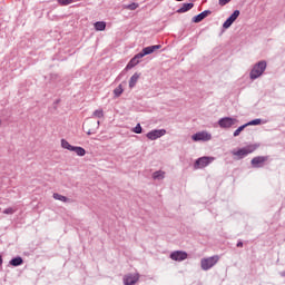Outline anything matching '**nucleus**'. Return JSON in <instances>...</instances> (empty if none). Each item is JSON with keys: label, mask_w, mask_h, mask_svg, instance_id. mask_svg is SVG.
I'll use <instances>...</instances> for the list:
<instances>
[{"label": "nucleus", "mask_w": 285, "mask_h": 285, "mask_svg": "<svg viewBox=\"0 0 285 285\" xmlns=\"http://www.w3.org/2000/svg\"><path fill=\"white\" fill-rule=\"evenodd\" d=\"M266 70V61H259L254 66L252 69L249 77L250 79H258V77H262L264 75V71Z\"/></svg>", "instance_id": "obj_1"}, {"label": "nucleus", "mask_w": 285, "mask_h": 285, "mask_svg": "<svg viewBox=\"0 0 285 285\" xmlns=\"http://www.w3.org/2000/svg\"><path fill=\"white\" fill-rule=\"evenodd\" d=\"M256 150H257V145H248L246 147L238 149L237 151H233V155L235 157H238V159H244L246 155H250V153H255Z\"/></svg>", "instance_id": "obj_2"}, {"label": "nucleus", "mask_w": 285, "mask_h": 285, "mask_svg": "<svg viewBox=\"0 0 285 285\" xmlns=\"http://www.w3.org/2000/svg\"><path fill=\"white\" fill-rule=\"evenodd\" d=\"M217 262H219V256H212L208 258H203L200 261V266L203 271H210V268H213L215 266V264H217Z\"/></svg>", "instance_id": "obj_3"}, {"label": "nucleus", "mask_w": 285, "mask_h": 285, "mask_svg": "<svg viewBox=\"0 0 285 285\" xmlns=\"http://www.w3.org/2000/svg\"><path fill=\"white\" fill-rule=\"evenodd\" d=\"M213 161H215V157H208V156L200 157L195 161L194 168L195 170H199V168H206V166H208L209 164H213Z\"/></svg>", "instance_id": "obj_4"}, {"label": "nucleus", "mask_w": 285, "mask_h": 285, "mask_svg": "<svg viewBox=\"0 0 285 285\" xmlns=\"http://www.w3.org/2000/svg\"><path fill=\"white\" fill-rule=\"evenodd\" d=\"M99 126H101V122L99 120L97 122L92 120H87L83 125V128L87 135H95L96 130H99Z\"/></svg>", "instance_id": "obj_5"}, {"label": "nucleus", "mask_w": 285, "mask_h": 285, "mask_svg": "<svg viewBox=\"0 0 285 285\" xmlns=\"http://www.w3.org/2000/svg\"><path fill=\"white\" fill-rule=\"evenodd\" d=\"M193 141H210L213 135L208 131H198L191 136Z\"/></svg>", "instance_id": "obj_6"}, {"label": "nucleus", "mask_w": 285, "mask_h": 285, "mask_svg": "<svg viewBox=\"0 0 285 285\" xmlns=\"http://www.w3.org/2000/svg\"><path fill=\"white\" fill-rule=\"evenodd\" d=\"M164 135H166V129H154V130L149 131L146 135V137L150 141H155L156 139L164 137Z\"/></svg>", "instance_id": "obj_7"}, {"label": "nucleus", "mask_w": 285, "mask_h": 285, "mask_svg": "<svg viewBox=\"0 0 285 285\" xmlns=\"http://www.w3.org/2000/svg\"><path fill=\"white\" fill-rule=\"evenodd\" d=\"M139 273L127 274L124 276L122 282L125 285H135L137 282H139Z\"/></svg>", "instance_id": "obj_8"}, {"label": "nucleus", "mask_w": 285, "mask_h": 285, "mask_svg": "<svg viewBox=\"0 0 285 285\" xmlns=\"http://www.w3.org/2000/svg\"><path fill=\"white\" fill-rule=\"evenodd\" d=\"M239 14H240L239 10H235L233 14L229 18H227L226 21L223 23V28L225 30H228V28H230V26H233V23L237 21Z\"/></svg>", "instance_id": "obj_9"}, {"label": "nucleus", "mask_w": 285, "mask_h": 285, "mask_svg": "<svg viewBox=\"0 0 285 285\" xmlns=\"http://www.w3.org/2000/svg\"><path fill=\"white\" fill-rule=\"evenodd\" d=\"M235 124H237V119L230 117L222 118L218 121V126H220V128H232V126H235Z\"/></svg>", "instance_id": "obj_10"}, {"label": "nucleus", "mask_w": 285, "mask_h": 285, "mask_svg": "<svg viewBox=\"0 0 285 285\" xmlns=\"http://www.w3.org/2000/svg\"><path fill=\"white\" fill-rule=\"evenodd\" d=\"M170 259L174 262H184L185 259H188V253L184 250H176L170 254Z\"/></svg>", "instance_id": "obj_11"}, {"label": "nucleus", "mask_w": 285, "mask_h": 285, "mask_svg": "<svg viewBox=\"0 0 285 285\" xmlns=\"http://www.w3.org/2000/svg\"><path fill=\"white\" fill-rule=\"evenodd\" d=\"M268 161V157L266 156H258L252 159V166L254 168H262L264 166V163Z\"/></svg>", "instance_id": "obj_12"}, {"label": "nucleus", "mask_w": 285, "mask_h": 285, "mask_svg": "<svg viewBox=\"0 0 285 285\" xmlns=\"http://www.w3.org/2000/svg\"><path fill=\"white\" fill-rule=\"evenodd\" d=\"M139 59H144V55H136L126 66V70H132V68H135V66H138L139 63Z\"/></svg>", "instance_id": "obj_13"}, {"label": "nucleus", "mask_w": 285, "mask_h": 285, "mask_svg": "<svg viewBox=\"0 0 285 285\" xmlns=\"http://www.w3.org/2000/svg\"><path fill=\"white\" fill-rule=\"evenodd\" d=\"M160 48H161L160 45L146 47V48L142 49L141 52H139V55H142V57H146V55H153V52H155V50H159Z\"/></svg>", "instance_id": "obj_14"}, {"label": "nucleus", "mask_w": 285, "mask_h": 285, "mask_svg": "<svg viewBox=\"0 0 285 285\" xmlns=\"http://www.w3.org/2000/svg\"><path fill=\"white\" fill-rule=\"evenodd\" d=\"M139 79H141V73L140 72H135L130 79H129V88L130 90H132V88H135V86H137V82L139 81Z\"/></svg>", "instance_id": "obj_15"}, {"label": "nucleus", "mask_w": 285, "mask_h": 285, "mask_svg": "<svg viewBox=\"0 0 285 285\" xmlns=\"http://www.w3.org/2000/svg\"><path fill=\"white\" fill-rule=\"evenodd\" d=\"M153 179H155L156 181H161L163 179H166V171L164 170H158V171H155L153 175H151Z\"/></svg>", "instance_id": "obj_16"}, {"label": "nucleus", "mask_w": 285, "mask_h": 285, "mask_svg": "<svg viewBox=\"0 0 285 285\" xmlns=\"http://www.w3.org/2000/svg\"><path fill=\"white\" fill-rule=\"evenodd\" d=\"M210 14V11H203L198 16L193 18L194 23H199L200 21H204L206 17Z\"/></svg>", "instance_id": "obj_17"}, {"label": "nucleus", "mask_w": 285, "mask_h": 285, "mask_svg": "<svg viewBox=\"0 0 285 285\" xmlns=\"http://www.w3.org/2000/svg\"><path fill=\"white\" fill-rule=\"evenodd\" d=\"M60 146L63 148V150H69V153H72L75 149V146L70 145V142L66 139L60 140Z\"/></svg>", "instance_id": "obj_18"}, {"label": "nucleus", "mask_w": 285, "mask_h": 285, "mask_svg": "<svg viewBox=\"0 0 285 285\" xmlns=\"http://www.w3.org/2000/svg\"><path fill=\"white\" fill-rule=\"evenodd\" d=\"M53 199H56L57 202H62L63 204H70V198L58 193L53 194Z\"/></svg>", "instance_id": "obj_19"}, {"label": "nucleus", "mask_w": 285, "mask_h": 285, "mask_svg": "<svg viewBox=\"0 0 285 285\" xmlns=\"http://www.w3.org/2000/svg\"><path fill=\"white\" fill-rule=\"evenodd\" d=\"M194 6H195L194 3H184L183 7L177 10V12L179 14H181L184 12H188V10H193Z\"/></svg>", "instance_id": "obj_20"}, {"label": "nucleus", "mask_w": 285, "mask_h": 285, "mask_svg": "<svg viewBox=\"0 0 285 285\" xmlns=\"http://www.w3.org/2000/svg\"><path fill=\"white\" fill-rule=\"evenodd\" d=\"M94 28L95 30H97V32H104V30H106V22L105 21L95 22Z\"/></svg>", "instance_id": "obj_21"}, {"label": "nucleus", "mask_w": 285, "mask_h": 285, "mask_svg": "<svg viewBox=\"0 0 285 285\" xmlns=\"http://www.w3.org/2000/svg\"><path fill=\"white\" fill-rule=\"evenodd\" d=\"M72 153H76L78 157H86V149L83 147L75 146Z\"/></svg>", "instance_id": "obj_22"}, {"label": "nucleus", "mask_w": 285, "mask_h": 285, "mask_svg": "<svg viewBox=\"0 0 285 285\" xmlns=\"http://www.w3.org/2000/svg\"><path fill=\"white\" fill-rule=\"evenodd\" d=\"M114 95L116 98L121 97V95H124V87L121 85H119L117 88H115Z\"/></svg>", "instance_id": "obj_23"}, {"label": "nucleus", "mask_w": 285, "mask_h": 285, "mask_svg": "<svg viewBox=\"0 0 285 285\" xmlns=\"http://www.w3.org/2000/svg\"><path fill=\"white\" fill-rule=\"evenodd\" d=\"M11 266H21L23 264V258L16 257L10 261Z\"/></svg>", "instance_id": "obj_24"}, {"label": "nucleus", "mask_w": 285, "mask_h": 285, "mask_svg": "<svg viewBox=\"0 0 285 285\" xmlns=\"http://www.w3.org/2000/svg\"><path fill=\"white\" fill-rule=\"evenodd\" d=\"M92 117H95L96 119H104V109H96L92 112Z\"/></svg>", "instance_id": "obj_25"}, {"label": "nucleus", "mask_w": 285, "mask_h": 285, "mask_svg": "<svg viewBox=\"0 0 285 285\" xmlns=\"http://www.w3.org/2000/svg\"><path fill=\"white\" fill-rule=\"evenodd\" d=\"M124 8H125V10H137V8H139V3L134 2L130 4H126Z\"/></svg>", "instance_id": "obj_26"}, {"label": "nucleus", "mask_w": 285, "mask_h": 285, "mask_svg": "<svg viewBox=\"0 0 285 285\" xmlns=\"http://www.w3.org/2000/svg\"><path fill=\"white\" fill-rule=\"evenodd\" d=\"M248 127V125H243V126H240V127H238L235 131H234V137H239V135H240V132L245 129V128H247Z\"/></svg>", "instance_id": "obj_27"}, {"label": "nucleus", "mask_w": 285, "mask_h": 285, "mask_svg": "<svg viewBox=\"0 0 285 285\" xmlns=\"http://www.w3.org/2000/svg\"><path fill=\"white\" fill-rule=\"evenodd\" d=\"M262 124V119H254L246 124V126H259Z\"/></svg>", "instance_id": "obj_28"}, {"label": "nucleus", "mask_w": 285, "mask_h": 285, "mask_svg": "<svg viewBox=\"0 0 285 285\" xmlns=\"http://www.w3.org/2000/svg\"><path fill=\"white\" fill-rule=\"evenodd\" d=\"M16 210L12 207H8L3 210V215H14Z\"/></svg>", "instance_id": "obj_29"}, {"label": "nucleus", "mask_w": 285, "mask_h": 285, "mask_svg": "<svg viewBox=\"0 0 285 285\" xmlns=\"http://www.w3.org/2000/svg\"><path fill=\"white\" fill-rule=\"evenodd\" d=\"M60 6H70L75 0H57Z\"/></svg>", "instance_id": "obj_30"}, {"label": "nucleus", "mask_w": 285, "mask_h": 285, "mask_svg": "<svg viewBox=\"0 0 285 285\" xmlns=\"http://www.w3.org/2000/svg\"><path fill=\"white\" fill-rule=\"evenodd\" d=\"M230 1L233 0H218V6H220V8H224V6H228Z\"/></svg>", "instance_id": "obj_31"}, {"label": "nucleus", "mask_w": 285, "mask_h": 285, "mask_svg": "<svg viewBox=\"0 0 285 285\" xmlns=\"http://www.w3.org/2000/svg\"><path fill=\"white\" fill-rule=\"evenodd\" d=\"M134 132H136V135H141V125L138 124L135 128H134Z\"/></svg>", "instance_id": "obj_32"}, {"label": "nucleus", "mask_w": 285, "mask_h": 285, "mask_svg": "<svg viewBox=\"0 0 285 285\" xmlns=\"http://www.w3.org/2000/svg\"><path fill=\"white\" fill-rule=\"evenodd\" d=\"M1 264H3V258L0 255V266H1Z\"/></svg>", "instance_id": "obj_33"}, {"label": "nucleus", "mask_w": 285, "mask_h": 285, "mask_svg": "<svg viewBox=\"0 0 285 285\" xmlns=\"http://www.w3.org/2000/svg\"><path fill=\"white\" fill-rule=\"evenodd\" d=\"M237 246H238V247H239V246H244V243H238Z\"/></svg>", "instance_id": "obj_34"}]
</instances>
